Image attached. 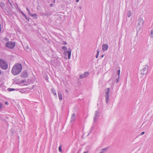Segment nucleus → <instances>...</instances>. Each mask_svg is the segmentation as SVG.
I'll use <instances>...</instances> for the list:
<instances>
[{"mask_svg": "<svg viewBox=\"0 0 153 153\" xmlns=\"http://www.w3.org/2000/svg\"><path fill=\"white\" fill-rule=\"evenodd\" d=\"M22 69V64L17 63L13 66L11 70V72L13 75H16L19 74L21 71Z\"/></svg>", "mask_w": 153, "mask_h": 153, "instance_id": "nucleus-1", "label": "nucleus"}, {"mask_svg": "<svg viewBox=\"0 0 153 153\" xmlns=\"http://www.w3.org/2000/svg\"><path fill=\"white\" fill-rule=\"evenodd\" d=\"M0 67L3 69H6L8 68L7 62L3 59H0Z\"/></svg>", "mask_w": 153, "mask_h": 153, "instance_id": "nucleus-2", "label": "nucleus"}, {"mask_svg": "<svg viewBox=\"0 0 153 153\" xmlns=\"http://www.w3.org/2000/svg\"><path fill=\"white\" fill-rule=\"evenodd\" d=\"M15 45V43L14 42L11 41L8 42L6 43L5 46L7 48L11 49H13Z\"/></svg>", "mask_w": 153, "mask_h": 153, "instance_id": "nucleus-3", "label": "nucleus"}, {"mask_svg": "<svg viewBox=\"0 0 153 153\" xmlns=\"http://www.w3.org/2000/svg\"><path fill=\"white\" fill-rule=\"evenodd\" d=\"M110 90V88H108L106 89L105 90V100L107 103H108L109 102V92Z\"/></svg>", "mask_w": 153, "mask_h": 153, "instance_id": "nucleus-4", "label": "nucleus"}, {"mask_svg": "<svg viewBox=\"0 0 153 153\" xmlns=\"http://www.w3.org/2000/svg\"><path fill=\"white\" fill-rule=\"evenodd\" d=\"M100 113L99 111H96L95 112L94 117V121L96 122L97 121V120L99 119V117Z\"/></svg>", "mask_w": 153, "mask_h": 153, "instance_id": "nucleus-5", "label": "nucleus"}, {"mask_svg": "<svg viewBox=\"0 0 153 153\" xmlns=\"http://www.w3.org/2000/svg\"><path fill=\"white\" fill-rule=\"evenodd\" d=\"M148 69V66L145 65L144 68L141 70V74L144 75L147 73V69Z\"/></svg>", "mask_w": 153, "mask_h": 153, "instance_id": "nucleus-6", "label": "nucleus"}, {"mask_svg": "<svg viewBox=\"0 0 153 153\" xmlns=\"http://www.w3.org/2000/svg\"><path fill=\"white\" fill-rule=\"evenodd\" d=\"M89 74V73L88 72H85L83 74L80 75L79 78L80 79H81L84 78H86L88 76Z\"/></svg>", "mask_w": 153, "mask_h": 153, "instance_id": "nucleus-7", "label": "nucleus"}, {"mask_svg": "<svg viewBox=\"0 0 153 153\" xmlns=\"http://www.w3.org/2000/svg\"><path fill=\"white\" fill-rule=\"evenodd\" d=\"M21 76L24 78L27 77L28 76V74L27 72L23 71L21 74Z\"/></svg>", "mask_w": 153, "mask_h": 153, "instance_id": "nucleus-8", "label": "nucleus"}, {"mask_svg": "<svg viewBox=\"0 0 153 153\" xmlns=\"http://www.w3.org/2000/svg\"><path fill=\"white\" fill-rule=\"evenodd\" d=\"M102 50L103 51H106L108 49V46L107 44H103L102 45Z\"/></svg>", "mask_w": 153, "mask_h": 153, "instance_id": "nucleus-9", "label": "nucleus"}, {"mask_svg": "<svg viewBox=\"0 0 153 153\" xmlns=\"http://www.w3.org/2000/svg\"><path fill=\"white\" fill-rule=\"evenodd\" d=\"M144 23V21L142 19H140L139 20L138 23V25L142 26L143 25Z\"/></svg>", "mask_w": 153, "mask_h": 153, "instance_id": "nucleus-10", "label": "nucleus"}, {"mask_svg": "<svg viewBox=\"0 0 153 153\" xmlns=\"http://www.w3.org/2000/svg\"><path fill=\"white\" fill-rule=\"evenodd\" d=\"M75 119V115L74 114H71V122L74 121Z\"/></svg>", "mask_w": 153, "mask_h": 153, "instance_id": "nucleus-11", "label": "nucleus"}, {"mask_svg": "<svg viewBox=\"0 0 153 153\" xmlns=\"http://www.w3.org/2000/svg\"><path fill=\"white\" fill-rule=\"evenodd\" d=\"M71 49H69V50L68 51H66L68 54V59H70L71 58Z\"/></svg>", "mask_w": 153, "mask_h": 153, "instance_id": "nucleus-12", "label": "nucleus"}, {"mask_svg": "<svg viewBox=\"0 0 153 153\" xmlns=\"http://www.w3.org/2000/svg\"><path fill=\"white\" fill-rule=\"evenodd\" d=\"M108 149V147H106L103 149L101 150V151L99 152L100 153H105Z\"/></svg>", "mask_w": 153, "mask_h": 153, "instance_id": "nucleus-13", "label": "nucleus"}, {"mask_svg": "<svg viewBox=\"0 0 153 153\" xmlns=\"http://www.w3.org/2000/svg\"><path fill=\"white\" fill-rule=\"evenodd\" d=\"M58 95L59 99L60 100H62V96L60 91L58 92Z\"/></svg>", "mask_w": 153, "mask_h": 153, "instance_id": "nucleus-14", "label": "nucleus"}, {"mask_svg": "<svg viewBox=\"0 0 153 153\" xmlns=\"http://www.w3.org/2000/svg\"><path fill=\"white\" fill-rule=\"evenodd\" d=\"M29 15L32 17H34V18L36 19H37V15L36 14H33L31 13V14H30Z\"/></svg>", "mask_w": 153, "mask_h": 153, "instance_id": "nucleus-15", "label": "nucleus"}, {"mask_svg": "<svg viewBox=\"0 0 153 153\" xmlns=\"http://www.w3.org/2000/svg\"><path fill=\"white\" fill-rule=\"evenodd\" d=\"M97 54L96 56V58H97L98 57V56L99 55V53H100V50L99 49H97Z\"/></svg>", "mask_w": 153, "mask_h": 153, "instance_id": "nucleus-16", "label": "nucleus"}, {"mask_svg": "<svg viewBox=\"0 0 153 153\" xmlns=\"http://www.w3.org/2000/svg\"><path fill=\"white\" fill-rule=\"evenodd\" d=\"M131 14V11L130 10H129L128 11L127 13V16L129 17L130 16Z\"/></svg>", "mask_w": 153, "mask_h": 153, "instance_id": "nucleus-17", "label": "nucleus"}, {"mask_svg": "<svg viewBox=\"0 0 153 153\" xmlns=\"http://www.w3.org/2000/svg\"><path fill=\"white\" fill-rule=\"evenodd\" d=\"M150 36L151 37H153V29H152L150 33Z\"/></svg>", "mask_w": 153, "mask_h": 153, "instance_id": "nucleus-18", "label": "nucleus"}, {"mask_svg": "<svg viewBox=\"0 0 153 153\" xmlns=\"http://www.w3.org/2000/svg\"><path fill=\"white\" fill-rule=\"evenodd\" d=\"M120 73V70H118L117 71V74L118 75V78H119Z\"/></svg>", "mask_w": 153, "mask_h": 153, "instance_id": "nucleus-19", "label": "nucleus"}, {"mask_svg": "<svg viewBox=\"0 0 153 153\" xmlns=\"http://www.w3.org/2000/svg\"><path fill=\"white\" fill-rule=\"evenodd\" d=\"M51 90L53 93H55V92H56L55 90L53 88H52L51 89Z\"/></svg>", "mask_w": 153, "mask_h": 153, "instance_id": "nucleus-20", "label": "nucleus"}, {"mask_svg": "<svg viewBox=\"0 0 153 153\" xmlns=\"http://www.w3.org/2000/svg\"><path fill=\"white\" fill-rule=\"evenodd\" d=\"M62 49L64 50H67V48L65 46H63L62 48Z\"/></svg>", "mask_w": 153, "mask_h": 153, "instance_id": "nucleus-21", "label": "nucleus"}, {"mask_svg": "<svg viewBox=\"0 0 153 153\" xmlns=\"http://www.w3.org/2000/svg\"><path fill=\"white\" fill-rule=\"evenodd\" d=\"M4 4L2 2L0 3V6L1 7H3L4 6Z\"/></svg>", "mask_w": 153, "mask_h": 153, "instance_id": "nucleus-22", "label": "nucleus"}, {"mask_svg": "<svg viewBox=\"0 0 153 153\" xmlns=\"http://www.w3.org/2000/svg\"><path fill=\"white\" fill-rule=\"evenodd\" d=\"M26 82L25 80H24L20 82V84H23Z\"/></svg>", "mask_w": 153, "mask_h": 153, "instance_id": "nucleus-23", "label": "nucleus"}, {"mask_svg": "<svg viewBox=\"0 0 153 153\" xmlns=\"http://www.w3.org/2000/svg\"><path fill=\"white\" fill-rule=\"evenodd\" d=\"M26 10H27V11H28L29 14V15L31 14V13H30V10H29L28 9V8L27 7H26Z\"/></svg>", "mask_w": 153, "mask_h": 153, "instance_id": "nucleus-24", "label": "nucleus"}, {"mask_svg": "<svg viewBox=\"0 0 153 153\" xmlns=\"http://www.w3.org/2000/svg\"><path fill=\"white\" fill-rule=\"evenodd\" d=\"M59 150L60 152H62V149L61 148V146H59Z\"/></svg>", "mask_w": 153, "mask_h": 153, "instance_id": "nucleus-25", "label": "nucleus"}, {"mask_svg": "<svg viewBox=\"0 0 153 153\" xmlns=\"http://www.w3.org/2000/svg\"><path fill=\"white\" fill-rule=\"evenodd\" d=\"M53 94H54V96L55 97H57V95L56 93V92H55V93H53Z\"/></svg>", "mask_w": 153, "mask_h": 153, "instance_id": "nucleus-26", "label": "nucleus"}, {"mask_svg": "<svg viewBox=\"0 0 153 153\" xmlns=\"http://www.w3.org/2000/svg\"><path fill=\"white\" fill-rule=\"evenodd\" d=\"M145 133V132L144 131H143V132H141L140 134V135H143V134H144Z\"/></svg>", "mask_w": 153, "mask_h": 153, "instance_id": "nucleus-27", "label": "nucleus"}, {"mask_svg": "<svg viewBox=\"0 0 153 153\" xmlns=\"http://www.w3.org/2000/svg\"><path fill=\"white\" fill-rule=\"evenodd\" d=\"M22 13L25 17L26 19H27V18H26V15L22 12Z\"/></svg>", "mask_w": 153, "mask_h": 153, "instance_id": "nucleus-28", "label": "nucleus"}, {"mask_svg": "<svg viewBox=\"0 0 153 153\" xmlns=\"http://www.w3.org/2000/svg\"><path fill=\"white\" fill-rule=\"evenodd\" d=\"M3 106H0V110L2 109L3 108Z\"/></svg>", "mask_w": 153, "mask_h": 153, "instance_id": "nucleus-29", "label": "nucleus"}, {"mask_svg": "<svg viewBox=\"0 0 153 153\" xmlns=\"http://www.w3.org/2000/svg\"><path fill=\"white\" fill-rule=\"evenodd\" d=\"M63 43L64 45H66L67 44V42L65 41H63Z\"/></svg>", "mask_w": 153, "mask_h": 153, "instance_id": "nucleus-30", "label": "nucleus"}, {"mask_svg": "<svg viewBox=\"0 0 153 153\" xmlns=\"http://www.w3.org/2000/svg\"><path fill=\"white\" fill-rule=\"evenodd\" d=\"M119 79L118 78L116 79V82H117V83H118L119 82Z\"/></svg>", "mask_w": 153, "mask_h": 153, "instance_id": "nucleus-31", "label": "nucleus"}, {"mask_svg": "<svg viewBox=\"0 0 153 153\" xmlns=\"http://www.w3.org/2000/svg\"><path fill=\"white\" fill-rule=\"evenodd\" d=\"M5 104L6 105H8L9 104L8 102H5Z\"/></svg>", "mask_w": 153, "mask_h": 153, "instance_id": "nucleus-32", "label": "nucleus"}, {"mask_svg": "<svg viewBox=\"0 0 153 153\" xmlns=\"http://www.w3.org/2000/svg\"><path fill=\"white\" fill-rule=\"evenodd\" d=\"M79 0H76V1L77 2H78L79 1Z\"/></svg>", "mask_w": 153, "mask_h": 153, "instance_id": "nucleus-33", "label": "nucleus"}, {"mask_svg": "<svg viewBox=\"0 0 153 153\" xmlns=\"http://www.w3.org/2000/svg\"><path fill=\"white\" fill-rule=\"evenodd\" d=\"M88 152H84L83 153H88Z\"/></svg>", "mask_w": 153, "mask_h": 153, "instance_id": "nucleus-34", "label": "nucleus"}, {"mask_svg": "<svg viewBox=\"0 0 153 153\" xmlns=\"http://www.w3.org/2000/svg\"><path fill=\"white\" fill-rule=\"evenodd\" d=\"M103 56H104V55H102L101 56V57H102V58L103 57Z\"/></svg>", "mask_w": 153, "mask_h": 153, "instance_id": "nucleus-35", "label": "nucleus"}, {"mask_svg": "<svg viewBox=\"0 0 153 153\" xmlns=\"http://www.w3.org/2000/svg\"><path fill=\"white\" fill-rule=\"evenodd\" d=\"M9 0H8V2H9L10 4V5H11V3L10 2H9Z\"/></svg>", "mask_w": 153, "mask_h": 153, "instance_id": "nucleus-36", "label": "nucleus"}, {"mask_svg": "<svg viewBox=\"0 0 153 153\" xmlns=\"http://www.w3.org/2000/svg\"><path fill=\"white\" fill-rule=\"evenodd\" d=\"M11 90L10 91H13L14 90V89H11Z\"/></svg>", "mask_w": 153, "mask_h": 153, "instance_id": "nucleus-37", "label": "nucleus"}, {"mask_svg": "<svg viewBox=\"0 0 153 153\" xmlns=\"http://www.w3.org/2000/svg\"><path fill=\"white\" fill-rule=\"evenodd\" d=\"M50 5L51 6H52V4H50Z\"/></svg>", "mask_w": 153, "mask_h": 153, "instance_id": "nucleus-38", "label": "nucleus"}, {"mask_svg": "<svg viewBox=\"0 0 153 153\" xmlns=\"http://www.w3.org/2000/svg\"><path fill=\"white\" fill-rule=\"evenodd\" d=\"M65 91L67 92L68 91H67V90H65Z\"/></svg>", "mask_w": 153, "mask_h": 153, "instance_id": "nucleus-39", "label": "nucleus"}, {"mask_svg": "<svg viewBox=\"0 0 153 153\" xmlns=\"http://www.w3.org/2000/svg\"><path fill=\"white\" fill-rule=\"evenodd\" d=\"M79 7V8H80V9H81V7Z\"/></svg>", "mask_w": 153, "mask_h": 153, "instance_id": "nucleus-40", "label": "nucleus"}, {"mask_svg": "<svg viewBox=\"0 0 153 153\" xmlns=\"http://www.w3.org/2000/svg\"><path fill=\"white\" fill-rule=\"evenodd\" d=\"M28 48V47H27V48Z\"/></svg>", "mask_w": 153, "mask_h": 153, "instance_id": "nucleus-41", "label": "nucleus"}, {"mask_svg": "<svg viewBox=\"0 0 153 153\" xmlns=\"http://www.w3.org/2000/svg\"><path fill=\"white\" fill-rule=\"evenodd\" d=\"M99 153H100L99 152Z\"/></svg>", "mask_w": 153, "mask_h": 153, "instance_id": "nucleus-42", "label": "nucleus"}]
</instances>
